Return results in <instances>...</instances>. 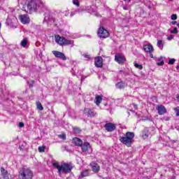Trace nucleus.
<instances>
[{
	"mask_svg": "<svg viewBox=\"0 0 179 179\" xmlns=\"http://www.w3.org/2000/svg\"><path fill=\"white\" fill-rule=\"evenodd\" d=\"M19 179H31L33 178V171L27 166H23L19 170Z\"/></svg>",
	"mask_w": 179,
	"mask_h": 179,
	"instance_id": "obj_1",
	"label": "nucleus"
},
{
	"mask_svg": "<svg viewBox=\"0 0 179 179\" xmlns=\"http://www.w3.org/2000/svg\"><path fill=\"white\" fill-rule=\"evenodd\" d=\"M52 166L55 169H57L59 173H71L72 171V165L68 163H63L61 166H59L58 162H54Z\"/></svg>",
	"mask_w": 179,
	"mask_h": 179,
	"instance_id": "obj_2",
	"label": "nucleus"
},
{
	"mask_svg": "<svg viewBox=\"0 0 179 179\" xmlns=\"http://www.w3.org/2000/svg\"><path fill=\"white\" fill-rule=\"evenodd\" d=\"M55 41L59 45L64 47L65 45H72L73 47V41L66 38L64 36H61L59 35L55 36Z\"/></svg>",
	"mask_w": 179,
	"mask_h": 179,
	"instance_id": "obj_3",
	"label": "nucleus"
},
{
	"mask_svg": "<svg viewBox=\"0 0 179 179\" xmlns=\"http://www.w3.org/2000/svg\"><path fill=\"white\" fill-rule=\"evenodd\" d=\"M134 138H135V134H134V132L127 131L126 133V136L120 137V141L122 143L126 145V146L128 148H131Z\"/></svg>",
	"mask_w": 179,
	"mask_h": 179,
	"instance_id": "obj_4",
	"label": "nucleus"
},
{
	"mask_svg": "<svg viewBox=\"0 0 179 179\" xmlns=\"http://www.w3.org/2000/svg\"><path fill=\"white\" fill-rule=\"evenodd\" d=\"M43 6H44V1L41 0H31L27 4L29 10H37L38 8H43Z\"/></svg>",
	"mask_w": 179,
	"mask_h": 179,
	"instance_id": "obj_5",
	"label": "nucleus"
},
{
	"mask_svg": "<svg viewBox=\"0 0 179 179\" xmlns=\"http://www.w3.org/2000/svg\"><path fill=\"white\" fill-rule=\"evenodd\" d=\"M98 36L100 38H107L110 36V34L104 27H100L98 30Z\"/></svg>",
	"mask_w": 179,
	"mask_h": 179,
	"instance_id": "obj_6",
	"label": "nucleus"
},
{
	"mask_svg": "<svg viewBox=\"0 0 179 179\" xmlns=\"http://www.w3.org/2000/svg\"><path fill=\"white\" fill-rule=\"evenodd\" d=\"M52 52L56 58H60V59H62L63 61H66V56H65V54L57 50H53Z\"/></svg>",
	"mask_w": 179,
	"mask_h": 179,
	"instance_id": "obj_7",
	"label": "nucleus"
},
{
	"mask_svg": "<svg viewBox=\"0 0 179 179\" xmlns=\"http://www.w3.org/2000/svg\"><path fill=\"white\" fill-rule=\"evenodd\" d=\"M84 114L85 115H87V117H90L91 118L93 117H96V115H97V113H96V112H94L93 110L89 109L87 108H85L84 109Z\"/></svg>",
	"mask_w": 179,
	"mask_h": 179,
	"instance_id": "obj_8",
	"label": "nucleus"
},
{
	"mask_svg": "<svg viewBox=\"0 0 179 179\" xmlns=\"http://www.w3.org/2000/svg\"><path fill=\"white\" fill-rule=\"evenodd\" d=\"M20 20L23 24H27L30 23V17L27 15H21L19 16Z\"/></svg>",
	"mask_w": 179,
	"mask_h": 179,
	"instance_id": "obj_9",
	"label": "nucleus"
},
{
	"mask_svg": "<svg viewBox=\"0 0 179 179\" xmlns=\"http://www.w3.org/2000/svg\"><path fill=\"white\" fill-rule=\"evenodd\" d=\"M115 61L118 64H124L125 62V57L122 55L117 54L115 56Z\"/></svg>",
	"mask_w": 179,
	"mask_h": 179,
	"instance_id": "obj_10",
	"label": "nucleus"
},
{
	"mask_svg": "<svg viewBox=\"0 0 179 179\" xmlns=\"http://www.w3.org/2000/svg\"><path fill=\"white\" fill-rule=\"evenodd\" d=\"M157 110L158 111V114L159 115H164L166 113H167V110L166 109V107L163 105H159L157 107Z\"/></svg>",
	"mask_w": 179,
	"mask_h": 179,
	"instance_id": "obj_11",
	"label": "nucleus"
},
{
	"mask_svg": "<svg viewBox=\"0 0 179 179\" xmlns=\"http://www.w3.org/2000/svg\"><path fill=\"white\" fill-rule=\"evenodd\" d=\"M94 65L96 68H101V66H103V58H101V57H96Z\"/></svg>",
	"mask_w": 179,
	"mask_h": 179,
	"instance_id": "obj_12",
	"label": "nucleus"
},
{
	"mask_svg": "<svg viewBox=\"0 0 179 179\" xmlns=\"http://www.w3.org/2000/svg\"><path fill=\"white\" fill-rule=\"evenodd\" d=\"M105 129L108 131V132H113V131L115 129V124L113 123H106L105 124Z\"/></svg>",
	"mask_w": 179,
	"mask_h": 179,
	"instance_id": "obj_13",
	"label": "nucleus"
},
{
	"mask_svg": "<svg viewBox=\"0 0 179 179\" xmlns=\"http://www.w3.org/2000/svg\"><path fill=\"white\" fill-rule=\"evenodd\" d=\"M144 51L145 52H148L149 54H152L155 50L153 49V45L152 44H148L143 45Z\"/></svg>",
	"mask_w": 179,
	"mask_h": 179,
	"instance_id": "obj_14",
	"label": "nucleus"
},
{
	"mask_svg": "<svg viewBox=\"0 0 179 179\" xmlns=\"http://www.w3.org/2000/svg\"><path fill=\"white\" fill-rule=\"evenodd\" d=\"M83 152H87L89 148H90V143L87 142L83 143L81 145H80Z\"/></svg>",
	"mask_w": 179,
	"mask_h": 179,
	"instance_id": "obj_15",
	"label": "nucleus"
},
{
	"mask_svg": "<svg viewBox=\"0 0 179 179\" xmlns=\"http://www.w3.org/2000/svg\"><path fill=\"white\" fill-rule=\"evenodd\" d=\"M73 143L76 145V146H82L83 141L79 138H73Z\"/></svg>",
	"mask_w": 179,
	"mask_h": 179,
	"instance_id": "obj_16",
	"label": "nucleus"
},
{
	"mask_svg": "<svg viewBox=\"0 0 179 179\" xmlns=\"http://www.w3.org/2000/svg\"><path fill=\"white\" fill-rule=\"evenodd\" d=\"M150 135V132H149V129H148V128H145L143 131L142 137L143 138V139H148Z\"/></svg>",
	"mask_w": 179,
	"mask_h": 179,
	"instance_id": "obj_17",
	"label": "nucleus"
},
{
	"mask_svg": "<svg viewBox=\"0 0 179 179\" xmlns=\"http://www.w3.org/2000/svg\"><path fill=\"white\" fill-rule=\"evenodd\" d=\"M28 43H29V38H24L20 43V45L21 47H24V48H26V47H27Z\"/></svg>",
	"mask_w": 179,
	"mask_h": 179,
	"instance_id": "obj_18",
	"label": "nucleus"
},
{
	"mask_svg": "<svg viewBox=\"0 0 179 179\" xmlns=\"http://www.w3.org/2000/svg\"><path fill=\"white\" fill-rule=\"evenodd\" d=\"M92 169L94 173H99V171H100V166H99L97 164H94L92 165Z\"/></svg>",
	"mask_w": 179,
	"mask_h": 179,
	"instance_id": "obj_19",
	"label": "nucleus"
},
{
	"mask_svg": "<svg viewBox=\"0 0 179 179\" xmlns=\"http://www.w3.org/2000/svg\"><path fill=\"white\" fill-rule=\"evenodd\" d=\"M90 170L87 169L83 171V172H81V174L79 176V178H83V177H87V176H89L90 174Z\"/></svg>",
	"mask_w": 179,
	"mask_h": 179,
	"instance_id": "obj_20",
	"label": "nucleus"
},
{
	"mask_svg": "<svg viewBox=\"0 0 179 179\" xmlns=\"http://www.w3.org/2000/svg\"><path fill=\"white\" fill-rule=\"evenodd\" d=\"M103 100V97L100 95H97L95 97V104H96V106H100V103H101Z\"/></svg>",
	"mask_w": 179,
	"mask_h": 179,
	"instance_id": "obj_21",
	"label": "nucleus"
},
{
	"mask_svg": "<svg viewBox=\"0 0 179 179\" xmlns=\"http://www.w3.org/2000/svg\"><path fill=\"white\" fill-rule=\"evenodd\" d=\"M85 10L88 12V13H94V9L92 6H85L84 8Z\"/></svg>",
	"mask_w": 179,
	"mask_h": 179,
	"instance_id": "obj_22",
	"label": "nucleus"
},
{
	"mask_svg": "<svg viewBox=\"0 0 179 179\" xmlns=\"http://www.w3.org/2000/svg\"><path fill=\"white\" fill-rule=\"evenodd\" d=\"M115 87L117 89H124V87H125V84L123 82H119L116 84Z\"/></svg>",
	"mask_w": 179,
	"mask_h": 179,
	"instance_id": "obj_23",
	"label": "nucleus"
},
{
	"mask_svg": "<svg viewBox=\"0 0 179 179\" xmlns=\"http://www.w3.org/2000/svg\"><path fill=\"white\" fill-rule=\"evenodd\" d=\"M36 107H37L38 110H40L41 111H43V110H44L43 105H41V103H40V102L36 103Z\"/></svg>",
	"mask_w": 179,
	"mask_h": 179,
	"instance_id": "obj_24",
	"label": "nucleus"
},
{
	"mask_svg": "<svg viewBox=\"0 0 179 179\" xmlns=\"http://www.w3.org/2000/svg\"><path fill=\"white\" fill-rule=\"evenodd\" d=\"M134 66L135 68H137V69H143V66L141 64H138L136 62H134Z\"/></svg>",
	"mask_w": 179,
	"mask_h": 179,
	"instance_id": "obj_25",
	"label": "nucleus"
},
{
	"mask_svg": "<svg viewBox=\"0 0 179 179\" xmlns=\"http://www.w3.org/2000/svg\"><path fill=\"white\" fill-rule=\"evenodd\" d=\"M157 47L160 48V50H163V41H157Z\"/></svg>",
	"mask_w": 179,
	"mask_h": 179,
	"instance_id": "obj_26",
	"label": "nucleus"
},
{
	"mask_svg": "<svg viewBox=\"0 0 179 179\" xmlns=\"http://www.w3.org/2000/svg\"><path fill=\"white\" fill-rule=\"evenodd\" d=\"M45 146H42L38 148V152L41 153H43V152H45Z\"/></svg>",
	"mask_w": 179,
	"mask_h": 179,
	"instance_id": "obj_27",
	"label": "nucleus"
},
{
	"mask_svg": "<svg viewBox=\"0 0 179 179\" xmlns=\"http://www.w3.org/2000/svg\"><path fill=\"white\" fill-rule=\"evenodd\" d=\"M175 62H176V59H169V62H168V64L169 65H173Z\"/></svg>",
	"mask_w": 179,
	"mask_h": 179,
	"instance_id": "obj_28",
	"label": "nucleus"
},
{
	"mask_svg": "<svg viewBox=\"0 0 179 179\" xmlns=\"http://www.w3.org/2000/svg\"><path fill=\"white\" fill-rule=\"evenodd\" d=\"M171 33H172L173 34H177V33H178V30L177 29V27H175L173 30H171Z\"/></svg>",
	"mask_w": 179,
	"mask_h": 179,
	"instance_id": "obj_29",
	"label": "nucleus"
},
{
	"mask_svg": "<svg viewBox=\"0 0 179 179\" xmlns=\"http://www.w3.org/2000/svg\"><path fill=\"white\" fill-rule=\"evenodd\" d=\"M157 65L159 66H163V65H164V61L162 60L161 62H157Z\"/></svg>",
	"mask_w": 179,
	"mask_h": 179,
	"instance_id": "obj_30",
	"label": "nucleus"
},
{
	"mask_svg": "<svg viewBox=\"0 0 179 179\" xmlns=\"http://www.w3.org/2000/svg\"><path fill=\"white\" fill-rule=\"evenodd\" d=\"M73 5H76V6H79V1L78 0H73Z\"/></svg>",
	"mask_w": 179,
	"mask_h": 179,
	"instance_id": "obj_31",
	"label": "nucleus"
},
{
	"mask_svg": "<svg viewBox=\"0 0 179 179\" xmlns=\"http://www.w3.org/2000/svg\"><path fill=\"white\" fill-rule=\"evenodd\" d=\"M174 110H175L176 113L177 117H179V107L175 108H174Z\"/></svg>",
	"mask_w": 179,
	"mask_h": 179,
	"instance_id": "obj_32",
	"label": "nucleus"
},
{
	"mask_svg": "<svg viewBox=\"0 0 179 179\" xmlns=\"http://www.w3.org/2000/svg\"><path fill=\"white\" fill-rule=\"evenodd\" d=\"M171 17L172 20H177V15L176 14H173Z\"/></svg>",
	"mask_w": 179,
	"mask_h": 179,
	"instance_id": "obj_33",
	"label": "nucleus"
},
{
	"mask_svg": "<svg viewBox=\"0 0 179 179\" xmlns=\"http://www.w3.org/2000/svg\"><path fill=\"white\" fill-rule=\"evenodd\" d=\"M74 132H76V134H79V132H80V129L79 128H74Z\"/></svg>",
	"mask_w": 179,
	"mask_h": 179,
	"instance_id": "obj_34",
	"label": "nucleus"
},
{
	"mask_svg": "<svg viewBox=\"0 0 179 179\" xmlns=\"http://www.w3.org/2000/svg\"><path fill=\"white\" fill-rule=\"evenodd\" d=\"M59 137H60L61 139H66V136H65V134L59 135Z\"/></svg>",
	"mask_w": 179,
	"mask_h": 179,
	"instance_id": "obj_35",
	"label": "nucleus"
},
{
	"mask_svg": "<svg viewBox=\"0 0 179 179\" xmlns=\"http://www.w3.org/2000/svg\"><path fill=\"white\" fill-rule=\"evenodd\" d=\"M76 13H78V11H77V10L73 11V12H71V15H70L71 17H73V15H76Z\"/></svg>",
	"mask_w": 179,
	"mask_h": 179,
	"instance_id": "obj_36",
	"label": "nucleus"
},
{
	"mask_svg": "<svg viewBox=\"0 0 179 179\" xmlns=\"http://www.w3.org/2000/svg\"><path fill=\"white\" fill-rule=\"evenodd\" d=\"M19 127H20V128H23V127H24V124L23 122H20Z\"/></svg>",
	"mask_w": 179,
	"mask_h": 179,
	"instance_id": "obj_37",
	"label": "nucleus"
},
{
	"mask_svg": "<svg viewBox=\"0 0 179 179\" xmlns=\"http://www.w3.org/2000/svg\"><path fill=\"white\" fill-rule=\"evenodd\" d=\"M173 38H174L173 37V36H169V37L167 38V40H168L169 41H171V40H173Z\"/></svg>",
	"mask_w": 179,
	"mask_h": 179,
	"instance_id": "obj_38",
	"label": "nucleus"
},
{
	"mask_svg": "<svg viewBox=\"0 0 179 179\" xmlns=\"http://www.w3.org/2000/svg\"><path fill=\"white\" fill-rule=\"evenodd\" d=\"M172 24H177V22L176 21L172 22Z\"/></svg>",
	"mask_w": 179,
	"mask_h": 179,
	"instance_id": "obj_39",
	"label": "nucleus"
},
{
	"mask_svg": "<svg viewBox=\"0 0 179 179\" xmlns=\"http://www.w3.org/2000/svg\"><path fill=\"white\" fill-rule=\"evenodd\" d=\"M150 58H153V54L150 53Z\"/></svg>",
	"mask_w": 179,
	"mask_h": 179,
	"instance_id": "obj_40",
	"label": "nucleus"
},
{
	"mask_svg": "<svg viewBox=\"0 0 179 179\" xmlns=\"http://www.w3.org/2000/svg\"><path fill=\"white\" fill-rule=\"evenodd\" d=\"M85 58H89V56L88 55H85Z\"/></svg>",
	"mask_w": 179,
	"mask_h": 179,
	"instance_id": "obj_41",
	"label": "nucleus"
},
{
	"mask_svg": "<svg viewBox=\"0 0 179 179\" xmlns=\"http://www.w3.org/2000/svg\"><path fill=\"white\" fill-rule=\"evenodd\" d=\"M124 1H127L128 2L131 1V0H124Z\"/></svg>",
	"mask_w": 179,
	"mask_h": 179,
	"instance_id": "obj_42",
	"label": "nucleus"
},
{
	"mask_svg": "<svg viewBox=\"0 0 179 179\" xmlns=\"http://www.w3.org/2000/svg\"><path fill=\"white\" fill-rule=\"evenodd\" d=\"M178 27L179 28V24H177Z\"/></svg>",
	"mask_w": 179,
	"mask_h": 179,
	"instance_id": "obj_43",
	"label": "nucleus"
},
{
	"mask_svg": "<svg viewBox=\"0 0 179 179\" xmlns=\"http://www.w3.org/2000/svg\"><path fill=\"white\" fill-rule=\"evenodd\" d=\"M176 68L178 69V68H179V66H177Z\"/></svg>",
	"mask_w": 179,
	"mask_h": 179,
	"instance_id": "obj_44",
	"label": "nucleus"
},
{
	"mask_svg": "<svg viewBox=\"0 0 179 179\" xmlns=\"http://www.w3.org/2000/svg\"><path fill=\"white\" fill-rule=\"evenodd\" d=\"M96 16H99V15H96Z\"/></svg>",
	"mask_w": 179,
	"mask_h": 179,
	"instance_id": "obj_45",
	"label": "nucleus"
},
{
	"mask_svg": "<svg viewBox=\"0 0 179 179\" xmlns=\"http://www.w3.org/2000/svg\"><path fill=\"white\" fill-rule=\"evenodd\" d=\"M170 1H173V0H170Z\"/></svg>",
	"mask_w": 179,
	"mask_h": 179,
	"instance_id": "obj_46",
	"label": "nucleus"
}]
</instances>
